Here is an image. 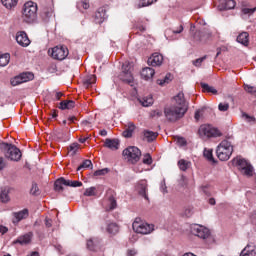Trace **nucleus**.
Returning <instances> with one entry per match:
<instances>
[{"label":"nucleus","instance_id":"obj_1","mask_svg":"<svg viewBox=\"0 0 256 256\" xmlns=\"http://www.w3.org/2000/svg\"><path fill=\"white\" fill-rule=\"evenodd\" d=\"M187 113V103L185 102V94L179 92L174 97V104L164 108V115L167 121L174 123L179 121Z\"/></svg>","mask_w":256,"mask_h":256},{"label":"nucleus","instance_id":"obj_2","mask_svg":"<svg viewBox=\"0 0 256 256\" xmlns=\"http://www.w3.org/2000/svg\"><path fill=\"white\" fill-rule=\"evenodd\" d=\"M0 151L3 153L4 157L10 161H21V150L13 144L1 142Z\"/></svg>","mask_w":256,"mask_h":256},{"label":"nucleus","instance_id":"obj_3","mask_svg":"<svg viewBox=\"0 0 256 256\" xmlns=\"http://www.w3.org/2000/svg\"><path fill=\"white\" fill-rule=\"evenodd\" d=\"M25 23H35L37 21V3L28 1L24 4L22 12Z\"/></svg>","mask_w":256,"mask_h":256},{"label":"nucleus","instance_id":"obj_4","mask_svg":"<svg viewBox=\"0 0 256 256\" xmlns=\"http://www.w3.org/2000/svg\"><path fill=\"white\" fill-rule=\"evenodd\" d=\"M216 155L220 161H229L233 155V145L229 140H223L216 149Z\"/></svg>","mask_w":256,"mask_h":256},{"label":"nucleus","instance_id":"obj_5","mask_svg":"<svg viewBox=\"0 0 256 256\" xmlns=\"http://www.w3.org/2000/svg\"><path fill=\"white\" fill-rule=\"evenodd\" d=\"M232 163L233 165H235V167L238 168L242 175H245L246 177H253L254 169L253 165H251L249 161H247L244 158H241V156H238L232 160Z\"/></svg>","mask_w":256,"mask_h":256},{"label":"nucleus","instance_id":"obj_6","mask_svg":"<svg viewBox=\"0 0 256 256\" xmlns=\"http://www.w3.org/2000/svg\"><path fill=\"white\" fill-rule=\"evenodd\" d=\"M132 229L135 233H139L140 235H150V233L155 231V225L142 222L141 219L136 218L132 224Z\"/></svg>","mask_w":256,"mask_h":256},{"label":"nucleus","instance_id":"obj_7","mask_svg":"<svg viewBox=\"0 0 256 256\" xmlns=\"http://www.w3.org/2000/svg\"><path fill=\"white\" fill-rule=\"evenodd\" d=\"M122 155L129 163L135 165V163H138L139 159H141V150L135 146H129L123 150Z\"/></svg>","mask_w":256,"mask_h":256},{"label":"nucleus","instance_id":"obj_8","mask_svg":"<svg viewBox=\"0 0 256 256\" xmlns=\"http://www.w3.org/2000/svg\"><path fill=\"white\" fill-rule=\"evenodd\" d=\"M120 81L123 83H133V64L125 62L122 65V72L119 75Z\"/></svg>","mask_w":256,"mask_h":256},{"label":"nucleus","instance_id":"obj_9","mask_svg":"<svg viewBox=\"0 0 256 256\" xmlns=\"http://www.w3.org/2000/svg\"><path fill=\"white\" fill-rule=\"evenodd\" d=\"M48 53L51 55L52 59L63 61L64 59H67L69 55V49H67L65 46H56L52 49H49Z\"/></svg>","mask_w":256,"mask_h":256},{"label":"nucleus","instance_id":"obj_10","mask_svg":"<svg viewBox=\"0 0 256 256\" xmlns=\"http://www.w3.org/2000/svg\"><path fill=\"white\" fill-rule=\"evenodd\" d=\"M191 233L195 235V237H199V239H209L211 235V231L205 226L194 224L191 226Z\"/></svg>","mask_w":256,"mask_h":256},{"label":"nucleus","instance_id":"obj_11","mask_svg":"<svg viewBox=\"0 0 256 256\" xmlns=\"http://www.w3.org/2000/svg\"><path fill=\"white\" fill-rule=\"evenodd\" d=\"M199 133L202 137H221V131L217 128H213L210 125H202L199 128Z\"/></svg>","mask_w":256,"mask_h":256},{"label":"nucleus","instance_id":"obj_12","mask_svg":"<svg viewBox=\"0 0 256 256\" xmlns=\"http://www.w3.org/2000/svg\"><path fill=\"white\" fill-rule=\"evenodd\" d=\"M34 77L35 76L31 72H23L11 80V85L13 87H17V85H21V83L33 81Z\"/></svg>","mask_w":256,"mask_h":256},{"label":"nucleus","instance_id":"obj_13","mask_svg":"<svg viewBox=\"0 0 256 256\" xmlns=\"http://www.w3.org/2000/svg\"><path fill=\"white\" fill-rule=\"evenodd\" d=\"M16 43L20 45V47H29L31 45V40L29 36H27V32L25 31H18L16 33Z\"/></svg>","mask_w":256,"mask_h":256},{"label":"nucleus","instance_id":"obj_14","mask_svg":"<svg viewBox=\"0 0 256 256\" xmlns=\"http://www.w3.org/2000/svg\"><path fill=\"white\" fill-rule=\"evenodd\" d=\"M86 249L88 251H92L97 253V251H101V239L99 238H90L86 241Z\"/></svg>","mask_w":256,"mask_h":256},{"label":"nucleus","instance_id":"obj_15","mask_svg":"<svg viewBox=\"0 0 256 256\" xmlns=\"http://www.w3.org/2000/svg\"><path fill=\"white\" fill-rule=\"evenodd\" d=\"M148 65L151 67H161L163 65V55L154 53L148 58Z\"/></svg>","mask_w":256,"mask_h":256},{"label":"nucleus","instance_id":"obj_16","mask_svg":"<svg viewBox=\"0 0 256 256\" xmlns=\"http://www.w3.org/2000/svg\"><path fill=\"white\" fill-rule=\"evenodd\" d=\"M31 239H33V233L28 232L24 235L19 236L16 240L12 242L13 245H29L31 243Z\"/></svg>","mask_w":256,"mask_h":256},{"label":"nucleus","instance_id":"obj_17","mask_svg":"<svg viewBox=\"0 0 256 256\" xmlns=\"http://www.w3.org/2000/svg\"><path fill=\"white\" fill-rule=\"evenodd\" d=\"M136 191L141 197L146 199V201H149V196H147V181H140L136 186Z\"/></svg>","mask_w":256,"mask_h":256},{"label":"nucleus","instance_id":"obj_18","mask_svg":"<svg viewBox=\"0 0 256 256\" xmlns=\"http://www.w3.org/2000/svg\"><path fill=\"white\" fill-rule=\"evenodd\" d=\"M105 19H107V10H105V8L103 7L98 8L94 17L95 23H97L98 25H101V23H103Z\"/></svg>","mask_w":256,"mask_h":256},{"label":"nucleus","instance_id":"obj_19","mask_svg":"<svg viewBox=\"0 0 256 256\" xmlns=\"http://www.w3.org/2000/svg\"><path fill=\"white\" fill-rule=\"evenodd\" d=\"M235 5V0H219L218 9L219 11L235 9Z\"/></svg>","mask_w":256,"mask_h":256},{"label":"nucleus","instance_id":"obj_20","mask_svg":"<svg viewBox=\"0 0 256 256\" xmlns=\"http://www.w3.org/2000/svg\"><path fill=\"white\" fill-rule=\"evenodd\" d=\"M13 215H14V219L12 222L14 224H17L19 223V221H23V219H27V217H29V210L24 209L19 212H15Z\"/></svg>","mask_w":256,"mask_h":256},{"label":"nucleus","instance_id":"obj_21","mask_svg":"<svg viewBox=\"0 0 256 256\" xmlns=\"http://www.w3.org/2000/svg\"><path fill=\"white\" fill-rule=\"evenodd\" d=\"M119 139H111L108 138L105 140L104 147H107V149H111V151H117L119 149Z\"/></svg>","mask_w":256,"mask_h":256},{"label":"nucleus","instance_id":"obj_22","mask_svg":"<svg viewBox=\"0 0 256 256\" xmlns=\"http://www.w3.org/2000/svg\"><path fill=\"white\" fill-rule=\"evenodd\" d=\"M240 256H256L255 244H248L240 253Z\"/></svg>","mask_w":256,"mask_h":256},{"label":"nucleus","instance_id":"obj_23","mask_svg":"<svg viewBox=\"0 0 256 256\" xmlns=\"http://www.w3.org/2000/svg\"><path fill=\"white\" fill-rule=\"evenodd\" d=\"M153 75H155V70L153 68L146 67L141 71V77L142 79H145V81L153 79Z\"/></svg>","mask_w":256,"mask_h":256},{"label":"nucleus","instance_id":"obj_24","mask_svg":"<svg viewBox=\"0 0 256 256\" xmlns=\"http://www.w3.org/2000/svg\"><path fill=\"white\" fill-rule=\"evenodd\" d=\"M97 83V76L95 75H88L83 80V85L86 89H89L90 87H93Z\"/></svg>","mask_w":256,"mask_h":256},{"label":"nucleus","instance_id":"obj_25","mask_svg":"<svg viewBox=\"0 0 256 256\" xmlns=\"http://www.w3.org/2000/svg\"><path fill=\"white\" fill-rule=\"evenodd\" d=\"M63 185H65L67 187V185H69V183L67 182V180L65 178H59L55 181L54 183V189L55 191L61 192L63 191Z\"/></svg>","mask_w":256,"mask_h":256},{"label":"nucleus","instance_id":"obj_26","mask_svg":"<svg viewBox=\"0 0 256 256\" xmlns=\"http://www.w3.org/2000/svg\"><path fill=\"white\" fill-rule=\"evenodd\" d=\"M209 37H211V32H207V33L196 32L194 35V40L201 41L202 43H205V41H207V39H209Z\"/></svg>","mask_w":256,"mask_h":256},{"label":"nucleus","instance_id":"obj_27","mask_svg":"<svg viewBox=\"0 0 256 256\" xmlns=\"http://www.w3.org/2000/svg\"><path fill=\"white\" fill-rule=\"evenodd\" d=\"M53 13H54L53 6H47L42 9L41 17L42 19H49L53 17Z\"/></svg>","mask_w":256,"mask_h":256},{"label":"nucleus","instance_id":"obj_28","mask_svg":"<svg viewBox=\"0 0 256 256\" xmlns=\"http://www.w3.org/2000/svg\"><path fill=\"white\" fill-rule=\"evenodd\" d=\"M237 42L247 47V45H249V33L247 32L240 33L237 37Z\"/></svg>","mask_w":256,"mask_h":256},{"label":"nucleus","instance_id":"obj_29","mask_svg":"<svg viewBox=\"0 0 256 256\" xmlns=\"http://www.w3.org/2000/svg\"><path fill=\"white\" fill-rule=\"evenodd\" d=\"M106 231L110 235H117L119 233V226L115 222H110L107 224Z\"/></svg>","mask_w":256,"mask_h":256},{"label":"nucleus","instance_id":"obj_30","mask_svg":"<svg viewBox=\"0 0 256 256\" xmlns=\"http://www.w3.org/2000/svg\"><path fill=\"white\" fill-rule=\"evenodd\" d=\"M139 103H141L142 107H151V105H153V96L148 95L140 98Z\"/></svg>","mask_w":256,"mask_h":256},{"label":"nucleus","instance_id":"obj_31","mask_svg":"<svg viewBox=\"0 0 256 256\" xmlns=\"http://www.w3.org/2000/svg\"><path fill=\"white\" fill-rule=\"evenodd\" d=\"M178 167L180 171H187V169H191V161L185 160V159H180L178 161Z\"/></svg>","mask_w":256,"mask_h":256},{"label":"nucleus","instance_id":"obj_32","mask_svg":"<svg viewBox=\"0 0 256 256\" xmlns=\"http://www.w3.org/2000/svg\"><path fill=\"white\" fill-rule=\"evenodd\" d=\"M135 131V124L133 122L128 123V128L122 133L123 137L129 139V137L133 136V132Z\"/></svg>","mask_w":256,"mask_h":256},{"label":"nucleus","instance_id":"obj_33","mask_svg":"<svg viewBox=\"0 0 256 256\" xmlns=\"http://www.w3.org/2000/svg\"><path fill=\"white\" fill-rule=\"evenodd\" d=\"M11 61V54L5 53L0 55V67H7Z\"/></svg>","mask_w":256,"mask_h":256},{"label":"nucleus","instance_id":"obj_34","mask_svg":"<svg viewBox=\"0 0 256 256\" xmlns=\"http://www.w3.org/2000/svg\"><path fill=\"white\" fill-rule=\"evenodd\" d=\"M157 133L153 131L146 130L144 131V139L151 143V141H155L157 139Z\"/></svg>","mask_w":256,"mask_h":256},{"label":"nucleus","instance_id":"obj_35","mask_svg":"<svg viewBox=\"0 0 256 256\" xmlns=\"http://www.w3.org/2000/svg\"><path fill=\"white\" fill-rule=\"evenodd\" d=\"M73 107H75V101L69 100L60 102L59 109H73Z\"/></svg>","mask_w":256,"mask_h":256},{"label":"nucleus","instance_id":"obj_36","mask_svg":"<svg viewBox=\"0 0 256 256\" xmlns=\"http://www.w3.org/2000/svg\"><path fill=\"white\" fill-rule=\"evenodd\" d=\"M2 5L6 7V9H13V7L17 6V3H19V0H1Z\"/></svg>","mask_w":256,"mask_h":256},{"label":"nucleus","instance_id":"obj_37","mask_svg":"<svg viewBox=\"0 0 256 256\" xmlns=\"http://www.w3.org/2000/svg\"><path fill=\"white\" fill-rule=\"evenodd\" d=\"M201 87L206 93H212L213 95H217V89H215V87L210 86L206 83H201Z\"/></svg>","mask_w":256,"mask_h":256},{"label":"nucleus","instance_id":"obj_38","mask_svg":"<svg viewBox=\"0 0 256 256\" xmlns=\"http://www.w3.org/2000/svg\"><path fill=\"white\" fill-rule=\"evenodd\" d=\"M204 157L208 159V161H212V163H215V159L213 158V150L204 149Z\"/></svg>","mask_w":256,"mask_h":256},{"label":"nucleus","instance_id":"obj_39","mask_svg":"<svg viewBox=\"0 0 256 256\" xmlns=\"http://www.w3.org/2000/svg\"><path fill=\"white\" fill-rule=\"evenodd\" d=\"M89 167H93V162H91V160H84L83 163L77 168V171H81V169H89Z\"/></svg>","mask_w":256,"mask_h":256},{"label":"nucleus","instance_id":"obj_40","mask_svg":"<svg viewBox=\"0 0 256 256\" xmlns=\"http://www.w3.org/2000/svg\"><path fill=\"white\" fill-rule=\"evenodd\" d=\"M0 199L2 203H7V201H9V190L7 189L2 190L0 194Z\"/></svg>","mask_w":256,"mask_h":256},{"label":"nucleus","instance_id":"obj_41","mask_svg":"<svg viewBox=\"0 0 256 256\" xmlns=\"http://www.w3.org/2000/svg\"><path fill=\"white\" fill-rule=\"evenodd\" d=\"M79 151V144L73 143L69 146V153L70 155H77V152Z\"/></svg>","mask_w":256,"mask_h":256},{"label":"nucleus","instance_id":"obj_42","mask_svg":"<svg viewBox=\"0 0 256 256\" xmlns=\"http://www.w3.org/2000/svg\"><path fill=\"white\" fill-rule=\"evenodd\" d=\"M188 183H189V180L185 175H181L180 178L178 179V185L180 187H187Z\"/></svg>","mask_w":256,"mask_h":256},{"label":"nucleus","instance_id":"obj_43","mask_svg":"<svg viewBox=\"0 0 256 256\" xmlns=\"http://www.w3.org/2000/svg\"><path fill=\"white\" fill-rule=\"evenodd\" d=\"M157 0H140V3L138 4L139 9L141 7H149V5H153Z\"/></svg>","mask_w":256,"mask_h":256},{"label":"nucleus","instance_id":"obj_44","mask_svg":"<svg viewBox=\"0 0 256 256\" xmlns=\"http://www.w3.org/2000/svg\"><path fill=\"white\" fill-rule=\"evenodd\" d=\"M89 0H81L80 2L77 3V8L78 9H89Z\"/></svg>","mask_w":256,"mask_h":256},{"label":"nucleus","instance_id":"obj_45","mask_svg":"<svg viewBox=\"0 0 256 256\" xmlns=\"http://www.w3.org/2000/svg\"><path fill=\"white\" fill-rule=\"evenodd\" d=\"M95 191H97V188L95 187L87 188L84 192V195L85 197H93L95 196Z\"/></svg>","mask_w":256,"mask_h":256},{"label":"nucleus","instance_id":"obj_46","mask_svg":"<svg viewBox=\"0 0 256 256\" xmlns=\"http://www.w3.org/2000/svg\"><path fill=\"white\" fill-rule=\"evenodd\" d=\"M66 187H82L83 183L79 181L66 180Z\"/></svg>","mask_w":256,"mask_h":256},{"label":"nucleus","instance_id":"obj_47","mask_svg":"<svg viewBox=\"0 0 256 256\" xmlns=\"http://www.w3.org/2000/svg\"><path fill=\"white\" fill-rule=\"evenodd\" d=\"M244 90L246 91V93H250L251 95H254V93H256V87L249 84L244 85Z\"/></svg>","mask_w":256,"mask_h":256},{"label":"nucleus","instance_id":"obj_48","mask_svg":"<svg viewBox=\"0 0 256 256\" xmlns=\"http://www.w3.org/2000/svg\"><path fill=\"white\" fill-rule=\"evenodd\" d=\"M255 11H256V7H254V8H243L242 9V13H243V15H253V13H255Z\"/></svg>","mask_w":256,"mask_h":256},{"label":"nucleus","instance_id":"obj_49","mask_svg":"<svg viewBox=\"0 0 256 256\" xmlns=\"http://www.w3.org/2000/svg\"><path fill=\"white\" fill-rule=\"evenodd\" d=\"M205 59H207V55L201 57V58H198L196 60L193 61V65L195 67H200L201 66V63H203V61H205Z\"/></svg>","mask_w":256,"mask_h":256},{"label":"nucleus","instance_id":"obj_50","mask_svg":"<svg viewBox=\"0 0 256 256\" xmlns=\"http://www.w3.org/2000/svg\"><path fill=\"white\" fill-rule=\"evenodd\" d=\"M109 210L113 211V209H117V200L115 198H110L109 199Z\"/></svg>","mask_w":256,"mask_h":256},{"label":"nucleus","instance_id":"obj_51","mask_svg":"<svg viewBox=\"0 0 256 256\" xmlns=\"http://www.w3.org/2000/svg\"><path fill=\"white\" fill-rule=\"evenodd\" d=\"M144 165H151L153 163V158H151V154H146L143 158Z\"/></svg>","mask_w":256,"mask_h":256},{"label":"nucleus","instance_id":"obj_52","mask_svg":"<svg viewBox=\"0 0 256 256\" xmlns=\"http://www.w3.org/2000/svg\"><path fill=\"white\" fill-rule=\"evenodd\" d=\"M107 173H109V169L104 168V169H101V170H96L94 172V175H95V177H101V175H105Z\"/></svg>","mask_w":256,"mask_h":256},{"label":"nucleus","instance_id":"obj_53","mask_svg":"<svg viewBox=\"0 0 256 256\" xmlns=\"http://www.w3.org/2000/svg\"><path fill=\"white\" fill-rule=\"evenodd\" d=\"M242 117L247 121V123H255V118L247 113H243Z\"/></svg>","mask_w":256,"mask_h":256},{"label":"nucleus","instance_id":"obj_54","mask_svg":"<svg viewBox=\"0 0 256 256\" xmlns=\"http://www.w3.org/2000/svg\"><path fill=\"white\" fill-rule=\"evenodd\" d=\"M31 195H39V186L36 183L32 184V188L30 190Z\"/></svg>","mask_w":256,"mask_h":256},{"label":"nucleus","instance_id":"obj_55","mask_svg":"<svg viewBox=\"0 0 256 256\" xmlns=\"http://www.w3.org/2000/svg\"><path fill=\"white\" fill-rule=\"evenodd\" d=\"M218 109L219 111H223V112L229 111V103H220L218 105Z\"/></svg>","mask_w":256,"mask_h":256},{"label":"nucleus","instance_id":"obj_56","mask_svg":"<svg viewBox=\"0 0 256 256\" xmlns=\"http://www.w3.org/2000/svg\"><path fill=\"white\" fill-rule=\"evenodd\" d=\"M160 191H161V193H163V195L168 193L167 184H165V180L161 182Z\"/></svg>","mask_w":256,"mask_h":256},{"label":"nucleus","instance_id":"obj_57","mask_svg":"<svg viewBox=\"0 0 256 256\" xmlns=\"http://www.w3.org/2000/svg\"><path fill=\"white\" fill-rule=\"evenodd\" d=\"M177 143H178V145H180V147H185V145H187V141L183 137H178Z\"/></svg>","mask_w":256,"mask_h":256},{"label":"nucleus","instance_id":"obj_58","mask_svg":"<svg viewBox=\"0 0 256 256\" xmlns=\"http://www.w3.org/2000/svg\"><path fill=\"white\" fill-rule=\"evenodd\" d=\"M7 167V162L5 161V158L0 157V171H3Z\"/></svg>","mask_w":256,"mask_h":256},{"label":"nucleus","instance_id":"obj_59","mask_svg":"<svg viewBox=\"0 0 256 256\" xmlns=\"http://www.w3.org/2000/svg\"><path fill=\"white\" fill-rule=\"evenodd\" d=\"M56 137L58 139H63V137H65V132H63V130H57L56 131Z\"/></svg>","mask_w":256,"mask_h":256},{"label":"nucleus","instance_id":"obj_60","mask_svg":"<svg viewBox=\"0 0 256 256\" xmlns=\"http://www.w3.org/2000/svg\"><path fill=\"white\" fill-rule=\"evenodd\" d=\"M201 113H203V110H197L194 115V119L196 121H199L201 119Z\"/></svg>","mask_w":256,"mask_h":256},{"label":"nucleus","instance_id":"obj_61","mask_svg":"<svg viewBox=\"0 0 256 256\" xmlns=\"http://www.w3.org/2000/svg\"><path fill=\"white\" fill-rule=\"evenodd\" d=\"M53 225V220L49 219V218H45V226L46 227H52Z\"/></svg>","mask_w":256,"mask_h":256},{"label":"nucleus","instance_id":"obj_62","mask_svg":"<svg viewBox=\"0 0 256 256\" xmlns=\"http://www.w3.org/2000/svg\"><path fill=\"white\" fill-rule=\"evenodd\" d=\"M137 255V250L135 249H130L127 251V256H136Z\"/></svg>","mask_w":256,"mask_h":256},{"label":"nucleus","instance_id":"obj_63","mask_svg":"<svg viewBox=\"0 0 256 256\" xmlns=\"http://www.w3.org/2000/svg\"><path fill=\"white\" fill-rule=\"evenodd\" d=\"M7 231H9V229L3 225H0V233L2 235H5V233H7Z\"/></svg>","mask_w":256,"mask_h":256},{"label":"nucleus","instance_id":"obj_64","mask_svg":"<svg viewBox=\"0 0 256 256\" xmlns=\"http://www.w3.org/2000/svg\"><path fill=\"white\" fill-rule=\"evenodd\" d=\"M201 189L205 195H209V191H207V189H209V185H203L201 186Z\"/></svg>","mask_w":256,"mask_h":256}]
</instances>
